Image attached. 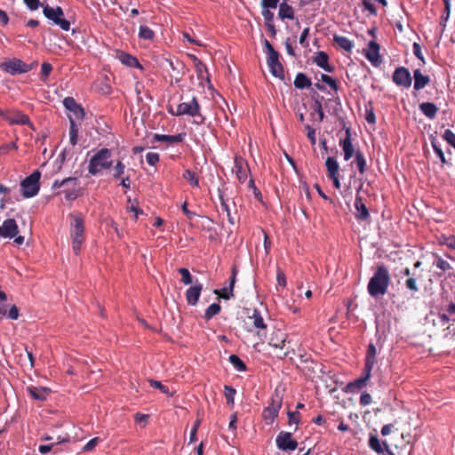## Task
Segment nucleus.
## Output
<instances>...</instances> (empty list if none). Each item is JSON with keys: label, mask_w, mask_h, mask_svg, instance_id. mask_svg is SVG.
I'll return each mask as SVG.
<instances>
[{"label": "nucleus", "mask_w": 455, "mask_h": 455, "mask_svg": "<svg viewBox=\"0 0 455 455\" xmlns=\"http://www.w3.org/2000/svg\"><path fill=\"white\" fill-rule=\"evenodd\" d=\"M0 116H2L4 120H6L10 124H26L29 127L33 128V124L31 123L28 115L23 114L20 111H12L4 113V111H0Z\"/></svg>", "instance_id": "13"}, {"label": "nucleus", "mask_w": 455, "mask_h": 455, "mask_svg": "<svg viewBox=\"0 0 455 455\" xmlns=\"http://www.w3.org/2000/svg\"><path fill=\"white\" fill-rule=\"evenodd\" d=\"M186 137L185 132H181L176 135H164V134H154L152 143L154 142H167L169 144L180 143L184 140Z\"/></svg>", "instance_id": "23"}, {"label": "nucleus", "mask_w": 455, "mask_h": 455, "mask_svg": "<svg viewBox=\"0 0 455 455\" xmlns=\"http://www.w3.org/2000/svg\"><path fill=\"white\" fill-rule=\"evenodd\" d=\"M27 391L35 400L38 401L46 400L50 394V389L43 387L30 386L27 387Z\"/></svg>", "instance_id": "27"}, {"label": "nucleus", "mask_w": 455, "mask_h": 455, "mask_svg": "<svg viewBox=\"0 0 455 455\" xmlns=\"http://www.w3.org/2000/svg\"><path fill=\"white\" fill-rule=\"evenodd\" d=\"M125 170H126L125 164L121 160H117L116 163V165L113 168V174H112L113 179L119 180L124 176H126Z\"/></svg>", "instance_id": "36"}, {"label": "nucleus", "mask_w": 455, "mask_h": 455, "mask_svg": "<svg viewBox=\"0 0 455 455\" xmlns=\"http://www.w3.org/2000/svg\"><path fill=\"white\" fill-rule=\"evenodd\" d=\"M182 178L186 180L190 186L194 188L199 187V179L195 172L186 170L182 175Z\"/></svg>", "instance_id": "39"}, {"label": "nucleus", "mask_w": 455, "mask_h": 455, "mask_svg": "<svg viewBox=\"0 0 455 455\" xmlns=\"http://www.w3.org/2000/svg\"><path fill=\"white\" fill-rule=\"evenodd\" d=\"M325 166L327 177L332 180L335 188L339 189L341 185L339 181V163L334 157L328 156L325 161Z\"/></svg>", "instance_id": "14"}, {"label": "nucleus", "mask_w": 455, "mask_h": 455, "mask_svg": "<svg viewBox=\"0 0 455 455\" xmlns=\"http://www.w3.org/2000/svg\"><path fill=\"white\" fill-rule=\"evenodd\" d=\"M248 188L252 191L255 198L259 201H262V195L259 189L256 187L254 180L250 179L248 182Z\"/></svg>", "instance_id": "55"}, {"label": "nucleus", "mask_w": 455, "mask_h": 455, "mask_svg": "<svg viewBox=\"0 0 455 455\" xmlns=\"http://www.w3.org/2000/svg\"><path fill=\"white\" fill-rule=\"evenodd\" d=\"M17 363L23 368L32 369L35 364V358L33 356L32 351H28V348H25L24 352L16 355Z\"/></svg>", "instance_id": "25"}, {"label": "nucleus", "mask_w": 455, "mask_h": 455, "mask_svg": "<svg viewBox=\"0 0 455 455\" xmlns=\"http://www.w3.org/2000/svg\"><path fill=\"white\" fill-rule=\"evenodd\" d=\"M179 274L181 275V282L188 285L193 283V276L191 275L189 270L185 267H181L178 269Z\"/></svg>", "instance_id": "52"}, {"label": "nucleus", "mask_w": 455, "mask_h": 455, "mask_svg": "<svg viewBox=\"0 0 455 455\" xmlns=\"http://www.w3.org/2000/svg\"><path fill=\"white\" fill-rule=\"evenodd\" d=\"M271 9H262L261 14L264 18L265 25L274 23V13Z\"/></svg>", "instance_id": "61"}, {"label": "nucleus", "mask_w": 455, "mask_h": 455, "mask_svg": "<svg viewBox=\"0 0 455 455\" xmlns=\"http://www.w3.org/2000/svg\"><path fill=\"white\" fill-rule=\"evenodd\" d=\"M434 257L435 258L434 264L436 266V267H438L442 271L445 272V271L451 270L452 268L451 264L448 261H446L445 259H443L438 254H436V253L434 254Z\"/></svg>", "instance_id": "45"}, {"label": "nucleus", "mask_w": 455, "mask_h": 455, "mask_svg": "<svg viewBox=\"0 0 455 455\" xmlns=\"http://www.w3.org/2000/svg\"><path fill=\"white\" fill-rule=\"evenodd\" d=\"M44 15L51 20L55 25H58L61 29L68 31L70 28V22L64 18V12L61 7L55 8L48 4L44 6Z\"/></svg>", "instance_id": "6"}, {"label": "nucleus", "mask_w": 455, "mask_h": 455, "mask_svg": "<svg viewBox=\"0 0 455 455\" xmlns=\"http://www.w3.org/2000/svg\"><path fill=\"white\" fill-rule=\"evenodd\" d=\"M287 415H288V418H289V420H288V424L289 425H291V424L299 425V424L301 415H300V413L298 411H289L287 412Z\"/></svg>", "instance_id": "56"}, {"label": "nucleus", "mask_w": 455, "mask_h": 455, "mask_svg": "<svg viewBox=\"0 0 455 455\" xmlns=\"http://www.w3.org/2000/svg\"><path fill=\"white\" fill-rule=\"evenodd\" d=\"M333 41L338 44L339 47L345 50L346 52H351L354 47V43L343 36L335 35Z\"/></svg>", "instance_id": "33"}, {"label": "nucleus", "mask_w": 455, "mask_h": 455, "mask_svg": "<svg viewBox=\"0 0 455 455\" xmlns=\"http://www.w3.org/2000/svg\"><path fill=\"white\" fill-rule=\"evenodd\" d=\"M401 275L406 276L403 285L410 291L411 296L413 298L415 294L419 291V281L421 279V275L415 271H411V269L409 267L403 268L401 271Z\"/></svg>", "instance_id": "11"}, {"label": "nucleus", "mask_w": 455, "mask_h": 455, "mask_svg": "<svg viewBox=\"0 0 455 455\" xmlns=\"http://www.w3.org/2000/svg\"><path fill=\"white\" fill-rule=\"evenodd\" d=\"M393 82L404 88H409L411 85V76L408 68L404 67L396 68L392 76Z\"/></svg>", "instance_id": "16"}, {"label": "nucleus", "mask_w": 455, "mask_h": 455, "mask_svg": "<svg viewBox=\"0 0 455 455\" xmlns=\"http://www.w3.org/2000/svg\"><path fill=\"white\" fill-rule=\"evenodd\" d=\"M18 225L13 219L5 220L0 226V236L4 238H14V243L20 245L24 243V236L17 235Z\"/></svg>", "instance_id": "9"}, {"label": "nucleus", "mask_w": 455, "mask_h": 455, "mask_svg": "<svg viewBox=\"0 0 455 455\" xmlns=\"http://www.w3.org/2000/svg\"><path fill=\"white\" fill-rule=\"evenodd\" d=\"M1 68L11 75L24 74L27 69V63L20 59L13 58L1 64Z\"/></svg>", "instance_id": "15"}, {"label": "nucleus", "mask_w": 455, "mask_h": 455, "mask_svg": "<svg viewBox=\"0 0 455 455\" xmlns=\"http://www.w3.org/2000/svg\"><path fill=\"white\" fill-rule=\"evenodd\" d=\"M355 163L356 164V167H357L360 174L363 175L365 173L366 169H367L365 157L360 150L355 151Z\"/></svg>", "instance_id": "35"}, {"label": "nucleus", "mask_w": 455, "mask_h": 455, "mask_svg": "<svg viewBox=\"0 0 455 455\" xmlns=\"http://www.w3.org/2000/svg\"><path fill=\"white\" fill-rule=\"evenodd\" d=\"M69 219L72 249L75 254L78 255L81 251L82 244L85 240L84 217L81 212H75L69 214Z\"/></svg>", "instance_id": "2"}, {"label": "nucleus", "mask_w": 455, "mask_h": 455, "mask_svg": "<svg viewBox=\"0 0 455 455\" xmlns=\"http://www.w3.org/2000/svg\"><path fill=\"white\" fill-rule=\"evenodd\" d=\"M224 389L227 403L230 407H233L235 404V395L236 394V390L233 387L227 385L224 387Z\"/></svg>", "instance_id": "44"}, {"label": "nucleus", "mask_w": 455, "mask_h": 455, "mask_svg": "<svg viewBox=\"0 0 455 455\" xmlns=\"http://www.w3.org/2000/svg\"><path fill=\"white\" fill-rule=\"evenodd\" d=\"M355 208L356 210L355 218L358 220H367L370 218L369 211L359 194L355 196Z\"/></svg>", "instance_id": "22"}, {"label": "nucleus", "mask_w": 455, "mask_h": 455, "mask_svg": "<svg viewBox=\"0 0 455 455\" xmlns=\"http://www.w3.org/2000/svg\"><path fill=\"white\" fill-rule=\"evenodd\" d=\"M139 37L140 39L152 41L155 38V32L149 27L141 25L139 28Z\"/></svg>", "instance_id": "40"}, {"label": "nucleus", "mask_w": 455, "mask_h": 455, "mask_svg": "<svg viewBox=\"0 0 455 455\" xmlns=\"http://www.w3.org/2000/svg\"><path fill=\"white\" fill-rule=\"evenodd\" d=\"M321 80L325 83L326 84L329 85V87L337 92L339 90V85H338V82L336 79H334L333 77L326 75V74H322L321 75Z\"/></svg>", "instance_id": "51"}, {"label": "nucleus", "mask_w": 455, "mask_h": 455, "mask_svg": "<svg viewBox=\"0 0 455 455\" xmlns=\"http://www.w3.org/2000/svg\"><path fill=\"white\" fill-rule=\"evenodd\" d=\"M220 206H221V209L226 212L227 213V216H228V222L231 224V225H234L235 224V217L231 214V211H230V208H229V205L228 204V203L226 202V200L224 199L223 196L220 195Z\"/></svg>", "instance_id": "49"}, {"label": "nucleus", "mask_w": 455, "mask_h": 455, "mask_svg": "<svg viewBox=\"0 0 455 455\" xmlns=\"http://www.w3.org/2000/svg\"><path fill=\"white\" fill-rule=\"evenodd\" d=\"M62 193L65 194V199L68 201H74L77 198L78 194L76 188L63 190Z\"/></svg>", "instance_id": "64"}, {"label": "nucleus", "mask_w": 455, "mask_h": 455, "mask_svg": "<svg viewBox=\"0 0 455 455\" xmlns=\"http://www.w3.org/2000/svg\"><path fill=\"white\" fill-rule=\"evenodd\" d=\"M371 371L372 370L364 367L362 375L358 379L347 384V391L354 393L365 387L371 376Z\"/></svg>", "instance_id": "17"}, {"label": "nucleus", "mask_w": 455, "mask_h": 455, "mask_svg": "<svg viewBox=\"0 0 455 455\" xmlns=\"http://www.w3.org/2000/svg\"><path fill=\"white\" fill-rule=\"evenodd\" d=\"M414 77V90L419 91L427 86L430 82V77L428 76L423 75L420 69H415L413 71Z\"/></svg>", "instance_id": "28"}, {"label": "nucleus", "mask_w": 455, "mask_h": 455, "mask_svg": "<svg viewBox=\"0 0 455 455\" xmlns=\"http://www.w3.org/2000/svg\"><path fill=\"white\" fill-rule=\"evenodd\" d=\"M265 52L267 54V64L269 68L270 73L278 78H284V71L282 63L279 60V52H276L268 40L265 39L263 42Z\"/></svg>", "instance_id": "5"}, {"label": "nucleus", "mask_w": 455, "mask_h": 455, "mask_svg": "<svg viewBox=\"0 0 455 455\" xmlns=\"http://www.w3.org/2000/svg\"><path fill=\"white\" fill-rule=\"evenodd\" d=\"M443 138L449 145L455 148V133L451 130L446 129L443 134Z\"/></svg>", "instance_id": "53"}, {"label": "nucleus", "mask_w": 455, "mask_h": 455, "mask_svg": "<svg viewBox=\"0 0 455 455\" xmlns=\"http://www.w3.org/2000/svg\"><path fill=\"white\" fill-rule=\"evenodd\" d=\"M339 146L342 148L344 152V160L348 161L355 153L351 141V133L349 129H347L346 131V137L339 140Z\"/></svg>", "instance_id": "21"}, {"label": "nucleus", "mask_w": 455, "mask_h": 455, "mask_svg": "<svg viewBox=\"0 0 455 455\" xmlns=\"http://www.w3.org/2000/svg\"><path fill=\"white\" fill-rule=\"evenodd\" d=\"M420 111L429 119H434L436 116L438 108L432 102H423L419 106Z\"/></svg>", "instance_id": "30"}, {"label": "nucleus", "mask_w": 455, "mask_h": 455, "mask_svg": "<svg viewBox=\"0 0 455 455\" xmlns=\"http://www.w3.org/2000/svg\"><path fill=\"white\" fill-rule=\"evenodd\" d=\"M169 112L172 116H190L195 117L194 124H203L205 117L201 114V106L196 96H193L188 102H181L177 106V109L174 112L172 109H169Z\"/></svg>", "instance_id": "4"}, {"label": "nucleus", "mask_w": 455, "mask_h": 455, "mask_svg": "<svg viewBox=\"0 0 455 455\" xmlns=\"http://www.w3.org/2000/svg\"><path fill=\"white\" fill-rule=\"evenodd\" d=\"M431 144H432V148H433L435 153L437 155V156L439 157V159L442 162V164H447L445 156H444L442 148L437 145L436 141L435 140H433L431 141Z\"/></svg>", "instance_id": "54"}, {"label": "nucleus", "mask_w": 455, "mask_h": 455, "mask_svg": "<svg viewBox=\"0 0 455 455\" xmlns=\"http://www.w3.org/2000/svg\"><path fill=\"white\" fill-rule=\"evenodd\" d=\"M305 129L307 131V136L311 145L314 146L316 142L315 130L313 127H311L309 124H306Z\"/></svg>", "instance_id": "59"}, {"label": "nucleus", "mask_w": 455, "mask_h": 455, "mask_svg": "<svg viewBox=\"0 0 455 455\" xmlns=\"http://www.w3.org/2000/svg\"><path fill=\"white\" fill-rule=\"evenodd\" d=\"M275 443L281 451H294L298 447V442L291 437V432L281 431L276 438Z\"/></svg>", "instance_id": "12"}, {"label": "nucleus", "mask_w": 455, "mask_h": 455, "mask_svg": "<svg viewBox=\"0 0 455 455\" xmlns=\"http://www.w3.org/2000/svg\"><path fill=\"white\" fill-rule=\"evenodd\" d=\"M412 50H413V53L414 55L423 63L425 64L426 61H425V58L422 54V51H421V46L419 43H413L412 44Z\"/></svg>", "instance_id": "58"}, {"label": "nucleus", "mask_w": 455, "mask_h": 455, "mask_svg": "<svg viewBox=\"0 0 455 455\" xmlns=\"http://www.w3.org/2000/svg\"><path fill=\"white\" fill-rule=\"evenodd\" d=\"M391 282L388 267L383 263L376 267L373 275L370 278L367 284V291L371 297L379 298L387 293Z\"/></svg>", "instance_id": "1"}, {"label": "nucleus", "mask_w": 455, "mask_h": 455, "mask_svg": "<svg viewBox=\"0 0 455 455\" xmlns=\"http://www.w3.org/2000/svg\"><path fill=\"white\" fill-rule=\"evenodd\" d=\"M64 107L69 111L73 112V114L78 118L83 119L84 116V111L83 108L76 103L74 98L66 97L63 100Z\"/></svg>", "instance_id": "24"}, {"label": "nucleus", "mask_w": 455, "mask_h": 455, "mask_svg": "<svg viewBox=\"0 0 455 455\" xmlns=\"http://www.w3.org/2000/svg\"><path fill=\"white\" fill-rule=\"evenodd\" d=\"M149 385L153 388L159 389L163 394L167 395L168 396H172L173 393L169 391L168 387L163 385L160 381L155 379L148 380Z\"/></svg>", "instance_id": "46"}, {"label": "nucleus", "mask_w": 455, "mask_h": 455, "mask_svg": "<svg viewBox=\"0 0 455 455\" xmlns=\"http://www.w3.org/2000/svg\"><path fill=\"white\" fill-rule=\"evenodd\" d=\"M66 442H68V438H62L60 439V437L59 436L58 437V441L57 443H50V444H44V445H40L39 448H38V451L40 453L42 454H46L48 453L49 451H51L52 450V448L58 444V443H66Z\"/></svg>", "instance_id": "50"}, {"label": "nucleus", "mask_w": 455, "mask_h": 455, "mask_svg": "<svg viewBox=\"0 0 455 455\" xmlns=\"http://www.w3.org/2000/svg\"><path fill=\"white\" fill-rule=\"evenodd\" d=\"M100 442V437H94L92 439H91L84 447H83V451H92L96 445Z\"/></svg>", "instance_id": "63"}, {"label": "nucleus", "mask_w": 455, "mask_h": 455, "mask_svg": "<svg viewBox=\"0 0 455 455\" xmlns=\"http://www.w3.org/2000/svg\"><path fill=\"white\" fill-rule=\"evenodd\" d=\"M284 342H285V339H284V334L283 333H280V337H278V333H276V337H272L269 340V345L271 347H274L275 348H283L284 347Z\"/></svg>", "instance_id": "48"}, {"label": "nucleus", "mask_w": 455, "mask_h": 455, "mask_svg": "<svg viewBox=\"0 0 455 455\" xmlns=\"http://www.w3.org/2000/svg\"><path fill=\"white\" fill-rule=\"evenodd\" d=\"M41 173L39 171L33 172L29 176L25 178L21 183L22 196L30 198L37 195L39 191V180Z\"/></svg>", "instance_id": "7"}, {"label": "nucleus", "mask_w": 455, "mask_h": 455, "mask_svg": "<svg viewBox=\"0 0 455 455\" xmlns=\"http://www.w3.org/2000/svg\"><path fill=\"white\" fill-rule=\"evenodd\" d=\"M120 61L126 65L127 67L131 68H141V65L140 64L137 58L133 57L131 54L125 53L124 52H121L118 56Z\"/></svg>", "instance_id": "32"}, {"label": "nucleus", "mask_w": 455, "mask_h": 455, "mask_svg": "<svg viewBox=\"0 0 455 455\" xmlns=\"http://www.w3.org/2000/svg\"><path fill=\"white\" fill-rule=\"evenodd\" d=\"M288 0H283V2H282L278 7H279V10H278V18L281 19L282 20H294L295 18V12H294V9L291 5H290L288 3H287Z\"/></svg>", "instance_id": "26"}, {"label": "nucleus", "mask_w": 455, "mask_h": 455, "mask_svg": "<svg viewBox=\"0 0 455 455\" xmlns=\"http://www.w3.org/2000/svg\"><path fill=\"white\" fill-rule=\"evenodd\" d=\"M248 325V331H251L252 328L258 329L257 336L258 338L263 341L266 338V329L267 324L264 322L263 317L259 310L253 309L252 315L248 316V322L246 323Z\"/></svg>", "instance_id": "10"}, {"label": "nucleus", "mask_w": 455, "mask_h": 455, "mask_svg": "<svg viewBox=\"0 0 455 455\" xmlns=\"http://www.w3.org/2000/svg\"><path fill=\"white\" fill-rule=\"evenodd\" d=\"M221 310L220 304L212 303L204 311V318L205 321L211 320L213 316L218 315Z\"/></svg>", "instance_id": "38"}, {"label": "nucleus", "mask_w": 455, "mask_h": 455, "mask_svg": "<svg viewBox=\"0 0 455 455\" xmlns=\"http://www.w3.org/2000/svg\"><path fill=\"white\" fill-rule=\"evenodd\" d=\"M146 161L149 165H156L159 162V155L157 153L149 152L146 155Z\"/></svg>", "instance_id": "62"}, {"label": "nucleus", "mask_w": 455, "mask_h": 455, "mask_svg": "<svg viewBox=\"0 0 455 455\" xmlns=\"http://www.w3.org/2000/svg\"><path fill=\"white\" fill-rule=\"evenodd\" d=\"M234 172L238 180L241 183H243L247 180L248 174L250 173V168L246 161H244L242 157L235 156Z\"/></svg>", "instance_id": "19"}, {"label": "nucleus", "mask_w": 455, "mask_h": 455, "mask_svg": "<svg viewBox=\"0 0 455 455\" xmlns=\"http://www.w3.org/2000/svg\"><path fill=\"white\" fill-rule=\"evenodd\" d=\"M376 360V347L373 343H370L367 347L364 367L372 370Z\"/></svg>", "instance_id": "31"}, {"label": "nucleus", "mask_w": 455, "mask_h": 455, "mask_svg": "<svg viewBox=\"0 0 455 455\" xmlns=\"http://www.w3.org/2000/svg\"><path fill=\"white\" fill-rule=\"evenodd\" d=\"M68 183H73L74 186L76 185L77 183V179L76 178H72V177H68V178H66L64 179L63 180H61L60 182L56 180L52 185V188H61Z\"/></svg>", "instance_id": "57"}, {"label": "nucleus", "mask_w": 455, "mask_h": 455, "mask_svg": "<svg viewBox=\"0 0 455 455\" xmlns=\"http://www.w3.org/2000/svg\"><path fill=\"white\" fill-rule=\"evenodd\" d=\"M203 284L196 280L194 285L190 286L185 293L187 303L189 306H196L200 298Z\"/></svg>", "instance_id": "20"}, {"label": "nucleus", "mask_w": 455, "mask_h": 455, "mask_svg": "<svg viewBox=\"0 0 455 455\" xmlns=\"http://www.w3.org/2000/svg\"><path fill=\"white\" fill-rule=\"evenodd\" d=\"M312 83L311 80L304 74V73H298L295 80H294V86L298 89H304V88H309L311 86Z\"/></svg>", "instance_id": "34"}, {"label": "nucleus", "mask_w": 455, "mask_h": 455, "mask_svg": "<svg viewBox=\"0 0 455 455\" xmlns=\"http://www.w3.org/2000/svg\"><path fill=\"white\" fill-rule=\"evenodd\" d=\"M280 0H261L260 6L262 9H275Z\"/></svg>", "instance_id": "60"}, {"label": "nucleus", "mask_w": 455, "mask_h": 455, "mask_svg": "<svg viewBox=\"0 0 455 455\" xmlns=\"http://www.w3.org/2000/svg\"><path fill=\"white\" fill-rule=\"evenodd\" d=\"M314 62L323 70L327 72H332L333 68L329 65V56L324 52H318L316 56L314 58Z\"/></svg>", "instance_id": "29"}, {"label": "nucleus", "mask_w": 455, "mask_h": 455, "mask_svg": "<svg viewBox=\"0 0 455 455\" xmlns=\"http://www.w3.org/2000/svg\"><path fill=\"white\" fill-rule=\"evenodd\" d=\"M52 65L49 62H44L41 67L40 79L43 82H46L49 76L52 71Z\"/></svg>", "instance_id": "47"}, {"label": "nucleus", "mask_w": 455, "mask_h": 455, "mask_svg": "<svg viewBox=\"0 0 455 455\" xmlns=\"http://www.w3.org/2000/svg\"><path fill=\"white\" fill-rule=\"evenodd\" d=\"M69 141L72 146H76L78 141V127L72 118H69Z\"/></svg>", "instance_id": "41"}, {"label": "nucleus", "mask_w": 455, "mask_h": 455, "mask_svg": "<svg viewBox=\"0 0 455 455\" xmlns=\"http://www.w3.org/2000/svg\"><path fill=\"white\" fill-rule=\"evenodd\" d=\"M364 55L373 66H379L381 62L379 56V44L375 41H370L367 49L364 50Z\"/></svg>", "instance_id": "18"}, {"label": "nucleus", "mask_w": 455, "mask_h": 455, "mask_svg": "<svg viewBox=\"0 0 455 455\" xmlns=\"http://www.w3.org/2000/svg\"><path fill=\"white\" fill-rule=\"evenodd\" d=\"M369 446L371 450H373L375 452H377L379 454H380L384 451H386V448L385 449L382 448V445H381L379 438L374 435H370Z\"/></svg>", "instance_id": "42"}, {"label": "nucleus", "mask_w": 455, "mask_h": 455, "mask_svg": "<svg viewBox=\"0 0 455 455\" xmlns=\"http://www.w3.org/2000/svg\"><path fill=\"white\" fill-rule=\"evenodd\" d=\"M113 164L111 160V151L103 148L98 150L89 160L88 172L92 176H96L104 170H108Z\"/></svg>", "instance_id": "3"}, {"label": "nucleus", "mask_w": 455, "mask_h": 455, "mask_svg": "<svg viewBox=\"0 0 455 455\" xmlns=\"http://www.w3.org/2000/svg\"><path fill=\"white\" fill-rule=\"evenodd\" d=\"M229 363L238 371H245L246 365L241 360V358L236 355H231L228 358Z\"/></svg>", "instance_id": "43"}, {"label": "nucleus", "mask_w": 455, "mask_h": 455, "mask_svg": "<svg viewBox=\"0 0 455 455\" xmlns=\"http://www.w3.org/2000/svg\"><path fill=\"white\" fill-rule=\"evenodd\" d=\"M282 403V396L278 393H275L271 397L269 404L262 411V418L267 424H272L278 416Z\"/></svg>", "instance_id": "8"}, {"label": "nucleus", "mask_w": 455, "mask_h": 455, "mask_svg": "<svg viewBox=\"0 0 455 455\" xmlns=\"http://www.w3.org/2000/svg\"><path fill=\"white\" fill-rule=\"evenodd\" d=\"M236 275H237V270H236V267H232V270H231V276H230V279H229V285H228V293H225L223 295V299H231L232 297H234V287H235V281H236Z\"/></svg>", "instance_id": "37"}]
</instances>
